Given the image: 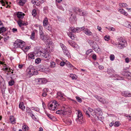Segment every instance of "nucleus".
Wrapping results in <instances>:
<instances>
[{"mask_svg": "<svg viewBox=\"0 0 131 131\" xmlns=\"http://www.w3.org/2000/svg\"><path fill=\"white\" fill-rule=\"evenodd\" d=\"M77 115L76 121L78 123L80 124H82L85 121L83 118V116L80 110H78Z\"/></svg>", "mask_w": 131, "mask_h": 131, "instance_id": "nucleus-1", "label": "nucleus"}, {"mask_svg": "<svg viewBox=\"0 0 131 131\" xmlns=\"http://www.w3.org/2000/svg\"><path fill=\"white\" fill-rule=\"evenodd\" d=\"M118 48L121 49L127 45L126 41L124 38L120 37L118 39Z\"/></svg>", "mask_w": 131, "mask_h": 131, "instance_id": "nucleus-2", "label": "nucleus"}, {"mask_svg": "<svg viewBox=\"0 0 131 131\" xmlns=\"http://www.w3.org/2000/svg\"><path fill=\"white\" fill-rule=\"evenodd\" d=\"M35 70L34 67L32 65H30L27 69L26 72L31 76L37 75L38 72L37 71H35Z\"/></svg>", "mask_w": 131, "mask_h": 131, "instance_id": "nucleus-3", "label": "nucleus"}, {"mask_svg": "<svg viewBox=\"0 0 131 131\" xmlns=\"http://www.w3.org/2000/svg\"><path fill=\"white\" fill-rule=\"evenodd\" d=\"M25 45V43L21 40L18 39L14 42V46L15 48H21Z\"/></svg>", "mask_w": 131, "mask_h": 131, "instance_id": "nucleus-4", "label": "nucleus"}, {"mask_svg": "<svg viewBox=\"0 0 131 131\" xmlns=\"http://www.w3.org/2000/svg\"><path fill=\"white\" fill-rule=\"evenodd\" d=\"M59 106V104L57 103L56 100H54L52 103H49L48 104V106L49 109L53 111L57 108V106Z\"/></svg>", "mask_w": 131, "mask_h": 131, "instance_id": "nucleus-5", "label": "nucleus"}, {"mask_svg": "<svg viewBox=\"0 0 131 131\" xmlns=\"http://www.w3.org/2000/svg\"><path fill=\"white\" fill-rule=\"evenodd\" d=\"M121 73L128 79L131 80V73L130 72L124 70Z\"/></svg>", "mask_w": 131, "mask_h": 131, "instance_id": "nucleus-6", "label": "nucleus"}, {"mask_svg": "<svg viewBox=\"0 0 131 131\" xmlns=\"http://www.w3.org/2000/svg\"><path fill=\"white\" fill-rule=\"evenodd\" d=\"M121 73L128 79L131 80V73L130 72L124 70Z\"/></svg>", "mask_w": 131, "mask_h": 131, "instance_id": "nucleus-7", "label": "nucleus"}, {"mask_svg": "<svg viewBox=\"0 0 131 131\" xmlns=\"http://www.w3.org/2000/svg\"><path fill=\"white\" fill-rule=\"evenodd\" d=\"M36 81L38 84H42L46 83L47 82V80L45 78H41L37 79Z\"/></svg>", "mask_w": 131, "mask_h": 131, "instance_id": "nucleus-8", "label": "nucleus"}, {"mask_svg": "<svg viewBox=\"0 0 131 131\" xmlns=\"http://www.w3.org/2000/svg\"><path fill=\"white\" fill-rule=\"evenodd\" d=\"M43 54L42 58L45 59V60H48L50 58V55L49 53L46 52L42 53Z\"/></svg>", "mask_w": 131, "mask_h": 131, "instance_id": "nucleus-9", "label": "nucleus"}, {"mask_svg": "<svg viewBox=\"0 0 131 131\" xmlns=\"http://www.w3.org/2000/svg\"><path fill=\"white\" fill-rule=\"evenodd\" d=\"M97 99L99 101L102 103L106 104L108 103V102L105 99L100 96H97Z\"/></svg>", "mask_w": 131, "mask_h": 131, "instance_id": "nucleus-10", "label": "nucleus"}, {"mask_svg": "<svg viewBox=\"0 0 131 131\" xmlns=\"http://www.w3.org/2000/svg\"><path fill=\"white\" fill-rule=\"evenodd\" d=\"M122 95L125 97H131V93L127 91H123L121 93Z\"/></svg>", "mask_w": 131, "mask_h": 131, "instance_id": "nucleus-11", "label": "nucleus"}, {"mask_svg": "<svg viewBox=\"0 0 131 131\" xmlns=\"http://www.w3.org/2000/svg\"><path fill=\"white\" fill-rule=\"evenodd\" d=\"M95 111L96 114V116L100 115H102V112L101 109L97 108L95 109Z\"/></svg>", "mask_w": 131, "mask_h": 131, "instance_id": "nucleus-12", "label": "nucleus"}, {"mask_svg": "<svg viewBox=\"0 0 131 131\" xmlns=\"http://www.w3.org/2000/svg\"><path fill=\"white\" fill-rule=\"evenodd\" d=\"M84 32L88 36L92 35V33L87 28L85 29L84 30Z\"/></svg>", "mask_w": 131, "mask_h": 131, "instance_id": "nucleus-13", "label": "nucleus"}, {"mask_svg": "<svg viewBox=\"0 0 131 131\" xmlns=\"http://www.w3.org/2000/svg\"><path fill=\"white\" fill-rule=\"evenodd\" d=\"M18 24L19 25L20 27H21L22 26L24 25H28V23L27 22L25 23L23 22L22 20H19L17 21Z\"/></svg>", "mask_w": 131, "mask_h": 131, "instance_id": "nucleus-14", "label": "nucleus"}, {"mask_svg": "<svg viewBox=\"0 0 131 131\" xmlns=\"http://www.w3.org/2000/svg\"><path fill=\"white\" fill-rule=\"evenodd\" d=\"M49 25L48 18L47 17L45 18L43 21V25L44 27H46L48 25Z\"/></svg>", "mask_w": 131, "mask_h": 131, "instance_id": "nucleus-15", "label": "nucleus"}, {"mask_svg": "<svg viewBox=\"0 0 131 131\" xmlns=\"http://www.w3.org/2000/svg\"><path fill=\"white\" fill-rule=\"evenodd\" d=\"M112 77H114L115 78H116V79L117 80H123L124 78L122 77H121L120 76L117 75L115 74L114 75L113 74L111 75Z\"/></svg>", "mask_w": 131, "mask_h": 131, "instance_id": "nucleus-16", "label": "nucleus"}, {"mask_svg": "<svg viewBox=\"0 0 131 131\" xmlns=\"http://www.w3.org/2000/svg\"><path fill=\"white\" fill-rule=\"evenodd\" d=\"M77 11L79 12L78 14L80 16H84L86 15V11L83 12V11L80 9H78Z\"/></svg>", "mask_w": 131, "mask_h": 131, "instance_id": "nucleus-17", "label": "nucleus"}, {"mask_svg": "<svg viewBox=\"0 0 131 131\" xmlns=\"http://www.w3.org/2000/svg\"><path fill=\"white\" fill-rule=\"evenodd\" d=\"M88 42L90 46L93 48V49H95V45L94 42H93V40H88Z\"/></svg>", "mask_w": 131, "mask_h": 131, "instance_id": "nucleus-18", "label": "nucleus"}, {"mask_svg": "<svg viewBox=\"0 0 131 131\" xmlns=\"http://www.w3.org/2000/svg\"><path fill=\"white\" fill-rule=\"evenodd\" d=\"M68 42L70 45L73 47H77V45L73 41L69 40L68 41Z\"/></svg>", "mask_w": 131, "mask_h": 131, "instance_id": "nucleus-19", "label": "nucleus"}, {"mask_svg": "<svg viewBox=\"0 0 131 131\" xmlns=\"http://www.w3.org/2000/svg\"><path fill=\"white\" fill-rule=\"evenodd\" d=\"M107 72L108 74L113 75L115 71L112 68H110L107 69Z\"/></svg>", "mask_w": 131, "mask_h": 131, "instance_id": "nucleus-20", "label": "nucleus"}, {"mask_svg": "<svg viewBox=\"0 0 131 131\" xmlns=\"http://www.w3.org/2000/svg\"><path fill=\"white\" fill-rule=\"evenodd\" d=\"M63 51L64 54L68 58L71 57V56L70 53H69L68 49H67L66 50H64V51Z\"/></svg>", "mask_w": 131, "mask_h": 131, "instance_id": "nucleus-21", "label": "nucleus"}, {"mask_svg": "<svg viewBox=\"0 0 131 131\" xmlns=\"http://www.w3.org/2000/svg\"><path fill=\"white\" fill-rule=\"evenodd\" d=\"M26 2V0H19L18 4L20 6H23Z\"/></svg>", "mask_w": 131, "mask_h": 131, "instance_id": "nucleus-22", "label": "nucleus"}, {"mask_svg": "<svg viewBox=\"0 0 131 131\" xmlns=\"http://www.w3.org/2000/svg\"><path fill=\"white\" fill-rule=\"evenodd\" d=\"M43 52L41 50H39L37 51H36V54L37 55V56L39 57H40L42 58Z\"/></svg>", "mask_w": 131, "mask_h": 131, "instance_id": "nucleus-23", "label": "nucleus"}, {"mask_svg": "<svg viewBox=\"0 0 131 131\" xmlns=\"http://www.w3.org/2000/svg\"><path fill=\"white\" fill-rule=\"evenodd\" d=\"M19 107L23 111H24L25 109V106L24 105L23 102L20 103L19 104Z\"/></svg>", "mask_w": 131, "mask_h": 131, "instance_id": "nucleus-24", "label": "nucleus"}, {"mask_svg": "<svg viewBox=\"0 0 131 131\" xmlns=\"http://www.w3.org/2000/svg\"><path fill=\"white\" fill-rule=\"evenodd\" d=\"M17 17L19 18H23L24 17V16L23 15L22 13L21 12H18L17 14Z\"/></svg>", "mask_w": 131, "mask_h": 131, "instance_id": "nucleus-25", "label": "nucleus"}, {"mask_svg": "<svg viewBox=\"0 0 131 131\" xmlns=\"http://www.w3.org/2000/svg\"><path fill=\"white\" fill-rule=\"evenodd\" d=\"M68 36L72 40H74L75 37V36L71 32H69L68 34Z\"/></svg>", "mask_w": 131, "mask_h": 131, "instance_id": "nucleus-26", "label": "nucleus"}, {"mask_svg": "<svg viewBox=\"0 0 131 131\" xmlns=\"http://www.w3.org/2000/svg\"><path fill=\"white\" fill-rule=\"evenodd\" d=\"M57 95H58V96H60L61 97V100H64V98L63 97V94L60 91H59L57 93Z\"/></svg>", "mask_w": 131, "mask_h": 131, "instance_id": "nucleus-27", "label": "nucleus"}, {"mask_svg": "<svg viewBox=\"0 0 131 131\" xmlns=\"http://www.w3.org/2000/svg\"><path fill=\"white\" fill-rule=\"evenodd\" d=\"M22 49L24 52H27L29 49V47L28 46H23V47L21 48Z\"/></svg>", "mask_w": 131, "mask_h": 131, "instance_id": "nucleus-28", "label": "nucleus"}, {"mask_svg": "<svg viewBox=\"0 0 131 131\" xmlns=\"http://www.w3.org/2000/svg\"><path fill=\"white\" fill-rule=\"evenodd\" d=\"M27 111L26 113L27 114L30 116L32 113V111L30 110V109L28 107L26 108Z\"/></svg>", "mask_w": 131, "mask_h": 131, "instance_id": "nucleus-29", "label": "nucleus"}, {"mask_svg": "<svg viewBox=\"0 0 131 131\" xmlns=\"http://www.w3.org/2000/svg\"><path fill=\"white\" fill-rule=\"evenodd\" d=\"M28 58L31 59H35V56L33 53H29L28 54Z\"/></svg>", "mask_w": 131, "mask_h": 131, "instance_id": "nucleus-30", "label": "nucleus"}, {"mask_svg": "<svg viewBox=\"0 0 131 131\" xmlns=\"http://www.w3.org/2000/svg\"><path fill=\"white\" fill-rule=\"evenodd\" d=\"M85 28L84 27H77L76 28V32H79L82 30H83L85 29Z\"/></svg>", "mask_w": 131, "mask_h": 131, "instance_id": "nucleus-31", "label": "nucleus"}, {"mask_svg": "<svg viewBox=\"0 0 131 131\" xmlns=\"http://www.w3.org/2000/svg\"><path fill=\"white\" fill-rule=\"evenodd\" d=\"M83 111L87 116L88 117H90V113L86 109H83Z\"/></svg>", "mask_w": 131, "mask_h": 131, "instance_id": "nucleus-32", "label": "nucleus"}, {"mask_svg": "<svg viewBox=\"0 0 131 131\" xmlns=\"http://www.w3.org/2000/svg\"><path fill=\"white\" fill-rule=\"evenodd\" d=\"M40 68L39 70L41 71H44L45 68L44 66L42 65H40L39 67Z\"/></svg>", "mask_w": 131, "mask_h": 131, "instance_id": "nucleus-33", "label": "nucleus"}, {"mask_svg": "<svg viewBox=\"0 0 131 131\" xmlns=\"http://www.w3.org/2000/svg\"><path fill=\"white\" fill-rule=\"evenodd\" d=\"M22 129L24 131H25L28 130L29 128L26 125H24L22 126Z\"/></svg>", "mask_w": 131, "mask_h": 131, "instance_id": "nucleus-34", "label": "nucleus"}, {"mask_svg": "<svg viewBox=\"0 0 131 131\" xmlns=\"http://www.w3.org/2000/svg\"><path fill=\"white\" fill-rule=\"evenodd\" d=\"M119 6L121 7H125L127 5L125 3H120L119 4Z\"/></svg>", "mask_w": 131, "mask_h": 131, "instance_id": "nucleus-35", "label": "nucleus"}, {"mask_svg": "<svg viewBox=\"0 0 131 131\" xmlns=\"http://www.w3.org/2000/svg\"><path fill=\"white\" fill-rule=\"evenodd\" d=\"M60 45L62 48L63 51L67 49L66 47L62 43H60Z\"/></svg>", "mask_w": 131, "mask_h": 131, "instance_id": "nucleus-36", "label": "nucleus"}, {"mask_svg": "<svg viewBox=\"0 0 131 131\" xmlns=\"http://www.w3.org/2000/svg\"><path fill=\"white\" fill-rule=\"evenodd\" d=\"M6 28L4 27H2L0 28V33H2L6 31Z\"/></svg>", "mask_w": 131, "mask_h": 131, "instance_id": "nucleus-37", "label": "nucleus"}, {"mask_svg": "<svg viewBox=\"0 0 131 131\" xmlns=\"http://www.w3.org/2000/svg\"><path fill=\"white\" fill-rule=\"evenodd\" d=\"M46 29H47L49 31H51L52 29L51 26L49 24L47 26H46V27H44Z\"/></svg>", "mask_w": 131, "mask_h": 131, "instance_id": "nucleus-38", "label": "nucleus"}, {"mask_svg": "<svg viewBox=\"0 0 131 131\" xmlns=\"http://www.w3.org/2000/svg\"><path fill=\"white\" fill-rule=\"evenodd\" d=\"M97 118L100 120L102 121L104 117L102 116V115H100L96 116Z\"/></svg>", "mask_w": 131, "mask_h": 131, "instance_id": "nucleus-39", "label": "nucleus"}, {"mask_svg": "<svg viewBox=\"0 0 131 131\" xmlns=\"http://www.w3.org/2000/svg\"><path fill=\"white\" fill-rule=\"evenodd\" d=\"M40 37V39L42 40L45 41L46 37V36L45 35H43L42 36L41 35Z\"/></svg>", "mask_w": 131, "mask_h": 131, "instance_id": "nucleus-40", "label": "nucleus"}, {"mask_svg": "<svg viewBox=\"0 0 131 131\" xmlns=\"http://www.w3.org/2000/svg\"><path fill=\"white\" fill-rule=\"evenodd\" d=\"M36 10L35 9H33L32 12V15L33 16L35 17L36 16Z\"/></svg>", "mask_w": 131, "mask_h": 131, "instance_id": "nucleus-41", "label": "nucleus"}, {"mask_svg": "<svg viewBox=\"0 0 131 131\" xmlns=\"http://www.w3.org/2000/svg\"><path fill=\"white\" fill-rule=\"evenodd\" d=\"M70 77L73 80H76L77 79V77L76 75L73 74H71Z\"/></svg>", "mask_w": 131, "mask_h": 131, "instance_id": "nucleus-42", "label": "nucleus"}, {"mask_svg": "<svg viewBox=\"0 0 131 131\" xmlns=\"http://www.w3.org/2000/svg\"><path fill=\"white\" fill-rule=\"evenodd\" d=\"M41 60V59L39 58H37L35 59V62L36 63L38 64L40 62Z\"/></svg>", "mask_w": 131, "mask_h": 131, "instance_id": "nucleus-43", "label": "nucleus"}, {"mask_svg": "<svg viewBox=\"0 0 131 131\" xmlns=\"http://www.w3.org/2000/svg\"><path fill=\"white\" fill-rule=\"evenodd\" d=\"M35 32L33 31L31 34L30 36V38L31 39L33 40L35 38Z\"/></svg>", "mask_w": 131, "mask_h": 131, "instance_id": "nucleus-44", "label": "nucleus"}, {"mask_svg": "<svg viewBox=\"0 0 131 131\" xmlns=\"http://www.w3.org/2000/svg\"><path fill=\"white\" fill-rule=\"evenodd\" d=\"M14 81L13 80H10L8 82V84L10 86H12L14 84Z\"/></svg>", "mask_w": 131, "mask_h": 131, "instance_id": "nucleus-45", "label": "nucleus"}, {"mask_svg": "<svg viewBox=\"0 0 131 131\" xmlns=\"http://www.w3.org/2000/svg\"><path fill=\"white\" fill-rule=\"evenodd\" d=\"M51 67V68H54L55 67V63L54 62L51 61L50 62Z\"/></svg>", "mask_w": 131, "mask_h": 131, "instance_id": "nucleus-46", "label": "nucleus"}, {"mask_svg": "<svg viewBox=\"0 0 131 131\" xmlns=\"http://www.w3.org/2000/svg\"><path fill=\"white\" fill-rule=\"evenodd\" d=\"M71 30V32H76V28H75V27H70Z\"/></svg>", "mask_w": 131, "mask_h": 131, "instance_id": "nucleus-47", "label": "nucleus"}, {"mask_svg": "<svg viewBox=\"0 0 131 131\" xmlns=\"http://www.w3.org/2000/svg\"><path fill=\"white\" fill-rule=\"evenodd\" d=\"M76 98L77 100L80 103H81L82 102V99L80 98V97L79 96H77L76 97Z\"/></svg>", "mask_w": 131, "mask_h": 131, "instance_id": "nucleus-48", "label": "nucleus"}, {"mask_svg": "<svg viewBox=\"0 0 131 131\" xmlns=\"http://www.w3.org/2000/svg\"><path fill=\"white\" fill-rule=\"evenodd\" d=\"M104 39L105 40L108 41L110 40V37L109 36H106L104 37Z\"/></svg>", "mask_w": 131, "mask_h": 131, "instance_id": "nucleus-49", "label": "nucleus"}, {"mask_svg": "<svg viewBox=\"0 0 131 131\" xmlns=\"http://www.w3.org/2000/svg\"><path fill=\"white\" fill-rule=\"evenodd\" d=\"M119 125V122L118 121L114 123V126L115 127H118Z\"/></svg>", "mask_w": 131, "mask_h": 131, "instance_id": "nucleus-50", "label": "nucleus"}, {"mask_svg": "<svg viewBox=\"0 0 131 131\" xmlns=\"http://www.w3.org/2000/svg\"><path fill=\"white\" fill-rule=\"evenodd\" d=\"M115 56L114 55L111 54L110 56V59L111 61H113L114 59Z\"/></svg>", "mask_w": 131, "mask_h": 131, "instance_id": "nucleus-51", "label": "nucleus"}, {"mask_svg": "<svg viewBox=\"0 0 131 131\" xmlns=\"http://www.w3.org/2000/svg\"><path fill=\"white\" fill-rule=\"evenodd\" d=\"M91 115L93 116H95V118L96 117V113L95 111V110L93 111V112H92V113H90Z\"/></svg>", "mask_w": 131, "mask_h": 131, "instance_id": "nucleus-52", "label": "nucleus"}, {"mask_svg": "<svg viewBox=\"0 0 131 131\" xmlns=\"http://www.w3.org/2000/svg\"><path fill=\"white\" fill-rule=\"evenodd\" d=\"M93 51V50L92 49H91L88 50L86 52V54L87 55H88L89 54L91 53Z\"/></svg>", "mask_w": 131, "mask_h": 131, "instance_id": "nucleus-53", "label": "nucleus"}, {"mask_svg": "<svg viewBox=\"0 0 131 131\" xmlns=\"http://www.w3.org/2000/svg\"><path fill=\"white\" fill-rule=\"evenodd\" d=\"M67 122V124H71L72 123V121L70 119H67L66 120Z\"/></svg>", "mask_w": 131, "mask_h": 131, "instance_id": "nucleus-54", "label": "nucleus"}, {"mask_svg": "<svg viewBox=\"0 0 131 131\" xmlns=\"http://www.w3.org/2000/svg\"><path fill=\"white\" fill-rule=\"evenodd\" d=\"M31 116L32 118L34 120H35L36 119V118L35 117V116L33 114V113L31 114L30 116Z\"/></svg>", "mask_w": 131, "mask_h": 131, "instance_id": "nucleus-55", "label": "nucleus"}, {"mask_svg": "<svg viewBox=\"0 0 131 131\" xmlns=\"http://www.w3.org/2000/svg\"><path fill=\"white\" fill-rule=\"evenodd\" d=\"M65 59L64 60V61L62 62H61L60 63V64L61 66H63L65 64Z\"/></svg>", "mask_w": 131, "mask_h": 131, "instance_id": "nucleus-56", "label": "nucleus"}, {"mask_svg": "<svg viewBox=\"0 0 131 131\" xmlns=\"http://www.w3.org/2000/svg\"><path fill=\"white\" fill-rule=\"evenodd\" d=\"M36 5L37 6H39L40 4V1L39 0H36Z\"/></svg>", "mask_w": 131, "mask_h": 131, "instance_id": "nucleus-57", "label": "nucleus"}, {"mask_svg": "<svg viewBox=\"0 0 131 131\" xmlns=\"http://www.w3.org/2000/svg\"><path fill=\"white\" fill-rule=\"evenodd\" d=\"M47 116L48 117L51 119H52L53 118V117L50 114H49L48 113L46 114Z\"/></svg>", "mask_w": 131, "mask_h": 131, "instance_id": "nucleus-58", "label": "nucleus"}, {"mask_svg": "<svg viewBox=\"0 0 131 131\" xmlns=\"http://www.w3.org/2000/svg\"><path fill=\"white\" fill-rule=\"evenodd\" d=\"M5 87L4 86L3 88H2L1 90L2 92V94H5Z\"/></svg>", "mask_w": 131, "mask_h": 131, "instance_id": "nucleus-59", "label": "nucleus"}, {"mask_svg": "<svg viewBox=\"0 0 131 131\" xmlns=\"http://www.w3.org/2000/svg\"><path fill=\"white\" fill-rule=\"evenodd\" d=\"M96 55L94 54L92 55V58L94 60H96Z\"/></svg>", "mask_w": 131, "mask_h": 131, "instance_id": "nucleus-60", "label": "nucleus"}, {"mask_svg": "<svg viewBox=\"0 0 131 131\" xmlns=\"http://www.w3.org/2000/svg\"><path fill=\"white\" fill-rule=\"evenodd\" d=\"M87 110L90 113H92V112H93V111H94L90 108H89L88 110Z\"/></svg>", "mask_w": 131, "mask_h": 131, "instance_id": "nucleus-61", "label": "nucleus"}, {"mask_svg": "<svg viewBox=\"0 0 131 131\" xmlns=\"http://www.w3.org/2000/svg\"><path fill=\"white\" fill-rule=\"evenodd\" d=\"M10 121L12 123L14 122L15 121V119H14L13 117L12 118H10Z\"/></svg>", "mask_w": 131, "mask_h": 131, "instance_id": "nucleus-62", "label": "nucleus"}, {"mask_svg": "<svg viewBox=\"0 0 131 131\" xmlns=\"http://www.w3.org/2000/svg\"><path fill=\"white\" fill-rule=\"evenodd\" d=\"M4 79L1 76H0V83H1L4 81Z\"/></svg>", "mask_w": 131, "mask_h": 131, "instance_id": "nucleus-63", "label": "nucleus"}, {"mask_svg": "<svg viewBox=\"0 0 131 131\" xmlns=\"http://www.w3.org/2000/svg\"><path fill=\"white\" fill-rule=\"evenodd\" d=\"M62 111L61 110H58V111L56 112V113L58 114H61V113L62 112Z\"/></svg>", "mask_w": 131, "mask_h": 131, "instance_id": "nucleus-64", "label": "nucleus"}]
</instances>
